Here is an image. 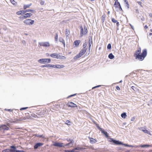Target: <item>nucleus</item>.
<instances>
[{"label":"nucleus","mask_w":152,"mask_h":152,"mask_svg":"<svg viewBox=\"0 0 152 152\" xmlns=\"http://www.w3.org/2000/svg\"><path fill=\"white\" fill-rule=\"evenodd\" d=\"M32 15L31 13H26L24 15L26 18L30 17Z\"/></svg>","instance_id":"obj_27"},{"label":"nucleus","mask_w":152,"mask_h":152,"mask_svg":"<svg viewBox=\"0 0 152 152\" xmlns=\"http://www.w3.org/2000/svg\"><path fill=\"white\" fill-rule=\"evenodd\" d=\"M59 41L60 42H61L63 44V45L64 47H65V43L64 40L62 38L60 37L59 38Z\"/></svg>","instance_id":"obj_24"},{"label":"nucleus","mask_w":152,"mask_h":152,"mask_svg":"<svg viewBox=\"0 0 152 152\" xmlns=\"http://www.w3.org/2000/svg\"><path fill=\"white\" fill-rule=\"evenodd\" d=\"M131 88L133 90H134V88H135V87L134 86H132Z\"/></svg>","instance_id":"obj_59"},{"label":"nucleus","mask_w":152,"mask_h":152,"mask_svg":"<svg viewBox=\"0 0 152 152\" xmlns=\"http://www.w3.org/2000/svg\"><path fill=\"white\" fill-rule=\"evenodd\" d=\"M80 36L81 37H82L83 35L86 34L88 33V29L86 26H84L83 27L82 26H80Z\"/></svg>","instance_id":"obj_3"},{"label":"nucleus","mask_w":152,"mask_h":152,"mask_svg":"<svg viewBox=\"0 0 152 152\" xmlns=\"http://www.w3.org/2000/svg\"><path fill=\"white\" fill-rule=\"evenodd\" d=\"M151 146V145H142L141 146V147H150Z\"/></svg>","instance_id":"obj_39"},{"label":"nucleus","mask_w":152,"mask_h":152,"mask_svg":"<svg viewBox=\"0 0 152 152\" xmlns=\"http://www.w3.org/2000/svg\"><path fill=\"white\" fill-rule=\"evenodd\" d=\"M67 140L68 142H70L64 145V146H67L69 145L70 144H72V146L73 145L72 142H73V140H71L70 139H67Z\"/></svg>","instance_id":"obj_19"},{"label":"nucleus","mask_w":152,"mask_h":152,"mask_svg":"<svg viewBox=\"0 0 152 152\" xmlns=\"http://www.w3.org/2000/svg\"><path fill=\"white\" fill-rule=\"evenodd\" d=\"M114 7H115L116 11H123L119 2L118 1V0H115L114 4Z\"/></svg>","instance_id":"obj_2"},{"label":"nucleus","mask_w":152,"mask_h":152,"mask_svg":"<svg viewBox=\"0 0 152 152\" xmlns=\"http://www.w3.org/2000/svg\"><path fill=\"white\" fill-rule=\"evenodd\" d=\"M41 46H43L45 47H49L50 46L49 43L48 42H41L39 43Z\"/></svg>","instance_id":"obj_13"},{"label":"nucleus","mask_w":152,"mask_h":152,"mask_svg":"<svg viewBox=\"0 0 152 152\" xmlns=\"http://www.w3.org/2000/svg\"><path fill=\"white\" fill-rule=\"evenodd\" d=\"M1 128L4 130H7L9 129V127L5 125H1L0 126V129Z\"/></svg>","instance_id":"obj_15"},{"label":"nucleus","mask_w":152,"mask_h":152,"mask_svg":"<svg viewBox=\"0 0 152 152\" xmlns=\"http://www.w3.org/2000/svg\"><path fill=\"white\" fill-rule=\"evenodd\" d=\"M121 117L123 118H125L127 116L126 113H123L121 115Z\"/></svg>","instance_id":"obj_30"},{"label":"nucleus","mask_w":152,"mask_h":152,"mask_svg":"<svg viewBox=\"0 0 152 152\" xmlns=\"http://www.w3.org/2000/svg\"><path fill=\"white\" fill-rule=\"evenodd\" d=\"M107 13L108 15L110 14V12L109 11H108L107 12Z\"/></svg>","instance_id":"obj_60"},{"label":"nucleus","mask_w":152,"mask_h":152,"mask_svg":"<svg viewBox=\"0 0 152 152\" xmlns=\"http://www.w3.org/2000/svg\"><path fill=\"white\" fill-rule=\"evenodd\" d=\"M116 23L117 26L118 27L119 25V23L117 21Z\"/></svg>","instance_id":"obj_51"},{"label":"nucleus","mask_w":152,"mask_h":152,"mask_svg":"<svg viewBox=\"0 0 152 152\" xmlns=\"http://www.w3.org/2000/svg\"><path fill=\"white\" fill-rule=\"evenodd\" d=\"M10 148L12 149H10V152H16L17 150H16V147L15 146H10Z\"/></svg>","instance_id":"obj_18"},{"label":"nucleus","mask_w":152,"mask_h":152,"mask_svg":"<svg viewBox=\"0 0 152 152\" xmlns=\"http://www.w3.org/2000/svg\"><path fill=\"white\" fill-rule=\"evenodd\" d=\"M143 131L145 132V133H148V131L147 130H143Z\"/></svg>","instance_id":"obj_55"},{"label":"nucleus","mask_w":152,"mask_h":152,"mask_svg":"<svg viewBox=\"0 0 152 152\" xmlns=\"http://www.w3.org/2000/svg\"><path fill=\"white\" fill-rule=\"evenodd\" d=\"M58 54V53H52L50 54V56L53 58L57 59Z\"/></svg>","instance_id":"obj_22"},{"label":"nucleus","mask_w":152,"mask_h":152,"mask_svg":"<svg viewBox=\"0 0 152 152\" xmlns=\"http://www.w3.org/2000/svg\"><path fill=\"white\" fill-rule=\"evenodd\" d=\"M125 2L126 3V6H127L128 8H129V4H128V2L127 0H125Z\"/></svg>","instance_id":"obj_37"},{"label":"nucleus","mask_w":152,"mask_h":152,"mask_svg":"<svg viewBox=\"0 0 152 152\" xmlns=\"http://www.w3.org/2000/svg\"><path fill=\"white\" fill-rule=\"evenodd\" d=\"M34 20H31L29 19H28L23 21L24 23L26 24L31 25L33 24L34 23Z\"/></svg>","instance_id":"obj_7"},{"label":"nucleus","mask_w":152,"mask_h":152,"mask_svg":"<svg viewBox=\"0 0 152 152\" xmlns=\"http://www.w3.org/2000/svg\"><path fill=\"white\" fill-rule=\"evenodd\" d=\"M91 1H94L95 0H90Z\"/></svg>","instance_id":"obj_63"},{"label":"nucleus","mask_w":152,"mask_h":152,"mask_svg":"<svg viewBox=\"0 0 152 152\" xmlns=\"http://www.w3.org/2000/svg\"><path fill=\"white\" fill-rule=\"evenodd\" d=\"M101 86L100 85H99V86H95V87H93L92 88V89H94V88H97V87H99V86Z\"/></svg>","instance_id":"obj_48"},{"label":"nucleus","mask_w":152,"mask_h":152,"mask_svg":"<svg viewBox=\"0 0 152 152\" xmlns=\"http://www.w3.org/2000/svg\"><path fill=\"white\" fill-rule=\"evenodd\" d=\"M19 18H20L21 19H26L24 15H23V16H21Z\"/></svg>","instance_id":"obj_40"},{"label":"nucleus","mask_w":152,"mask_h":152,"mask_svg":"<svg viewBox=\"0 0 152 152\" xmlns=\"http://www.w3.org/2000/svg\"><path fill=\"white\" fill-rule=\"evenodd\" d=\"M39 62L41 63H49L51 61V60L50 58L40 59L38 60Z\"/></svg>","instance_id":"obj_8"},{"label":"nucleus","mask_w":152,"mask_h":152,"mask_svg":"<svg viewBox=\"0 0 152 152\" xmlns=\"http://www.w3.org/2000/svg\"><path fill=\"white\" fill-rule=\"evenodd\" d=\"M32 5V4L31 3L28 4H24L23 5V9L25 10L28 8H29Z\"/></svg>","instance_id":"obj_26"},{"label":"nucleus","mask_w":152,"mask_h":152,"mask_svg":"<svg viewBox=\"0 0 152 152\" xmlns=\"http://www.w3.org/2000/svg\"><path fill=\"white\" fill-rule=\"evenodd\" d=\"M135 119V118L134 117H132L131 118V121H133Z\"/></svg>","instance_id":"obj_53"},{"label":"nucleus","mask_w":152,"mask_h":152,"mask_svg":"<svg viewBox=\"0 0 152 152\" xmlns=\"http://www.w3.org/2000/svg\"><path fill=\"white\" fill-rule=\"evenodd\" d=\"M4 110H7V111H10V112H12V110H11V109H5Z\"/></svg>","instance_id":"obj_50"},{"label":"nucleus","mask_w":152,"mask_h":152,"mask_svg":"<svg viewBox=\"0 0 152 152\" xmlns=\"http://www.w3.org/2000/svg\"><path fill=\"white\" fill-rule=\"evenodd\" d=\"M89 139L90 142L91 143L93 144L94 143H95L97 141L96 140V139H94L93 138L89 137Z\"/></svg>","instance_id":"obj_21"},{"label":"nucleus","mask_w":152,"mask_h":152,"mask_svg":"<svg viewBox=\"0 0 152 152\" xmlns=\"http://www.w3.org/2000/svg\"><path fill=\"white\" fill-rule=\"evenodd\" d=\"M141 50L140 48H138L135 51L134 56L135 57L136 59H137L139 60L142 61L145 58L146 56L147 52L146 50L145 49L142 50V53L140 54Z\"/></svg>","instance_id":"obj_1"},{"label":"nucleus","mask_w":152,"mask_h":152,"mask_svg":"<svg viewBox=\"0 0 152 152\" xmlns=\"http://www.w3.org/2000/svg\"><path fill=\"white\" fill-rule=\"evenodd\" d=\"M76 95V94H73V95H70V96H69L68 97V98H69V97H72V96H75Z\"/></svg>","instance_id":"obj_49"},{"label":"nucleus","mask_w":152,"mask_h":152,"mask_svg":"<svg viewBox=\"0 0 152 152\" xmlns=\"http://www.w3.org/2000/svg\"><path fill=\"white\" fill-rule=\"evenodd\" d=\"M148 28V26H147L146 25L145 26V27H144V28H145V29H147V28Z\"/></svg>","instance_id":"obj_57"},{"label":"nucleus","mask_w":152,"mask_h":152,"mask_svg":"<svg viewBox=\"0 0 152 152\" xmlns=\"http://www.w3.org/2000/svg\"><path fill=\"white\" fill-rule=\"evenodd\" d=\"M73 150H74V152H80L79 151H75V150H77V148H75L74 149H73Z\"/></svg>","instance_id":"obj_54"},{"label":"nucleus","mask_w":152,"mask_h":152,"mask_svg":"<svg viewBox=\"0 0 152 152\" xmlns=\"http://www.w3.org/2000/svg\"><path fill=\"white\" fill-rule=\"evenodd\" d=\"M66 34H68V32H67V29L66 30Z\"/></svg>","instance_id":"obj_61"},{"label":"nucleus","mask_w":152,"mask_h":152,"mask_svg":"<svg viewBox=\"0 0 152 152\" xmlns=\"http://www.w3.org/2000/svg\"><path fill=\"white\" fill-rule=\"evenodd\" d=\"M96 125L98 129L103 134L105 135L106 137H108V134L107 132H105L104 131V130H103L102 128H100L99 126V125L98 124H96Z\"/></svg>","instance_id":"obj_9"},{"label":"nucleus","mask_w":152,"mask_h":152,"mask_svg":"<svg viewBox=\"0 0 152 152\" xmlns=\"http://www.w3.org/2000/svg\"><path fill=\"white\" fill-rule=\"evenodd\" d=\"M63 144V143L54 142L53 144V145L55 146L61 147L64 146H64Z\"/></svg>","instance_id":"obj_11"},{"label":"nucleus","mask_w":152,"mask_h":152,"mask_svg":"<svg viewBox=\"0 0 152 152\" xmlns=\"http://www.w3.org/2000/svg\"><path fill=\"white\" fill-rule=\"evenodd\" d=\"M68 107H77V105L72 102H69L67 104Z\"/></svg>","instance_id":"obj_12"},{"label":"nucleus","mask_w":152,"mask_h":152,"mask_svg":"<svg viewBox=\"0 0 152 152\" xmlns=\"http://www.w3.org/2000/svg\"><path fill=\"white\" fill-rule=\"evenodd\" d=\"M35 136H37V137H42V135H39V136H37V135H36Z\"/></svg>","instance_id":"obj_58"},{"label":"nucleus","mask_w":152,"mask_h":152,"mask_svg":"<svg viewBox=\"0 0 152 152\" xmlns=\"http://www.w3.org/2000/svg\"><path fill=\"white\" fill-rule=\"evenodd\" d=\"M28 108V107H25L22 108L20 109V110H26V109H27Z\"/></svg>","instance_id":"obj_44"},{"label":"nucleus","mask_w":152,"mask_h":152,"mask_svg":"<svg viewBox=\"0 0 152 152\" xmlns=\"http://www.w3.org/2000/svg\"><path fill=\"white\" fill-rule=\"evenodd\" d=\"M65 124H67V125H70L71 124V122L69 120H67L66 121V123H65Z\"/></svg>","instance_id":"obj_34"},{"label":"nucleus","mask_w":152,"mask_h":152,"mask_svg":"<svg viewBox=\"0 0 152 152\" xmlns=\"http://www.w3.org/2000/svg\"><path fill=\"white\" fill-rule=\"evenodd\" d=\"M66 58V57L61 55H60L59 54H58L57 59H64Z\"/></svg>","instance_id":"obj_25"},{"label":"nucleus","mask_w":152,"mask_h":152,"mask_svg":"<svg viewBox=\"0 0 152 152\" xmlns=\"http://www.w3.org/2000/svg\"><path fill=\"white\" fill-rule=\"evenodd\" d=\"M2 152H10V149H6L2 151Z\"/></svg>","instance_id":"obj_36"},{"label":"nucleus","mask_w":152,"mask_h":152,"mask_svg":"<svg viewBox=\"0 0 152 152\" xmlns=\"http://www.w3.org/2000/svg\"><path fill=\"white\" fill-rule=\"evenodd\" d=\"M112 21L113 23H116V22H117V21H118L117 20H116L114 18H112Z\"/></svg>","instance_id":"obj_38"},{"label":"nucleus","mask_w":152,"mask_h":152,"mask_svg":"<svg viewBox=\"0 0 152 152\" xmlns=\"http://www.w3.org/2000/svg\"><path fill=\"white\" fill-rule=\"evenodd\" d=\"M151 31L152 32V30H151Z\"/></svg>","instance_id":"obj_64"},{"label":"nucleus","mask_w":152,"mask_h":152,"mask_svg":"<svg viewBox=\"0 0 152 152\" xmlns=\"http://www.w3.org/2000/svg\"><path fill=\"white\" fill-rule=\"evenodd\" d=\"M150 35H152V33H150L149 34Z\"/></svg>","instance_id":"obj_62"},{"label":"nucleus","mask_w":152,"mask_h":152,"mask_svg":"<svg viewBox=\"0 0 152 152\" xmlns=\"http://www.w3.org/2000/svg\"><path fill=\"white\" fill-rule=\"evenodd\" d=\"M34 117L35 118H36V117L40 118V116H38V115H37V114L36 115H35V116H34Z\"/></svg>","instance_id":"obj_52"},{"label":"nucleus","mask_w":152,"mask_h":152,"mask_svg":"<svg viewBox=\"0 0 152 152\" xmlns=\"http://www.w3.org/2000/svg\"><path fill=\"white\" fill-rule=\"evenodd\" d=\"M111 46L110 44H109L107 46V48L108 49H110L111 48Z\"/></svg>","instance_id":"obj_41"},{"label":"nucleus","mask_w":152,"mask_h":152,"mask_svg":"<svg viewBox=\"0 0 152 152\" xmlns=\"http://www.w3.org/2000/svg\"><path fill=\"white\" fill-rule=\"evenodd\" d=\"M149 15L150 17L152 18V13H151L149 14Z\"/></svg>","instance_id":"obj_56"},{"label":"nucleus","mask_w":152,"mask_h":152,"mask_svg":"<svg viewBox=\"0 0 152 152\" xmlns=\"http://www.w3.org/2000/svg\"><path fill=\"white\" fill-rule=\"evenodd\" d=\"M24 10H20L16 12V14L17 15H21L25 14Z\"/></svg>","instance_id":"obj_23"},{"label":"nucleus","mask_w":152,"mask_h":152,"mask_svg":"<svg viewBox=\"0 0 152 152\" xmlns=\"http://www.w3.org/2000/svg\"><path fill=\"white\" fill-rule=\"evenodd\" d=\"M40 3L41 4V5H42L44 4L45 3V1H41L40 2Z\"/></svg>","instance_id":"obj_42"},{"label":"nucleus","mask_w":152,"mask_h":152,"mask_svg":"<svg viewBox=\"0 0 152 152\" xmlns=\"http://www.w3.org/2000/svg\"><path fill=\"white\" fill-rule=\"evenodd\" d=\"M11 3L14 5H16L17 4V2L15 1L14 0H10Z\"/></svg>","instance_id":"obj_33"},{"label":"nucleus","mask_w":152,"mask_h":152,"mask_svg":"<svg viewBox=\"0 0 152 152\" xmlns=\"http://www.w3.org/2000/svg\"><path fill=\"white\" fill-rule=\"evenodd\" d=\"M58 35L57 34H56V36L55 37V41L56 42H57L58 41Z\"/></svg>","instance_id":"obj_35"},{"label":"nucleus","mask_w":152,"mask_h":152,"mask_svg":"<svg viewBox=\"0 0 152 152\" xmlns=\"http://www.w3.org/2000/svg\"><path fill=\"white\" fill-rule=\"evenodd\" d=\"M81 41L80 40H77L74 41L73 43V46L75 45L74 47H77L78 46L79 44L80 43Z\"/></svg>","instance_id":"obj_14"},{"label":"nucleus","mask_w":152,"mask_h":152,"mask_svg":"<svg viewBox=\"0 0 152 152\" xmlns=\"http://www.w3.org/2000/svg\"><path fill=\"white\" fill-rule=\"evenodd\" d=\"M24 12H25V13L26 12H31L32 13H34L35 12V11L34 10H31V9H28V10H24Z\"/></svg>","instance_id":"obj_28"},{"label":"nucleus","mask_w":152,"mask_h":152,"mask_svg":"<svg viewBox=\"0 0 152 152\" xmlns=\"http://www.w3.org/2000/svg\"><path fill=\"white\" fill-rule=\"evenodd\" d=\"M31 118V116L29 113H26L25 114V116L19 119V120L21 121H27L28 120L30 119Z\"/></svg>","instance_id":"obj_5"},{"label":"nucleus","mask_w":152,"mask_h":152,"mask_svg":"<svg viewBox=\"0 0 152 152\" xmlns=\"http://www.w3.org/2000/svg\"><path fill=\"white\" fill-rule=\"evenodd\" d=\"M116 88L117 90H120V88L119 86H116Z\"/></svg>","instance_id":"obj_47"},{"label":"nucleus","mask_w":152,"mask_h":152,"mask_svg":"<svg viewBox=\"0 0 152 152\" xmlns=\"http://www.w3.org/2000/svg\"><path fill=\"white\" fill-rule=\"evenodd\" d=\"M109 141L113 142V143H114L115 145H125V146L127 145H126L125 144H123V143L121 142H119L118 141L114 140L112 138H110Z\"/></svg>","instance_id":"obj_10"},{"label":"nucleus","mask_w":152,"mask_h":152,"mask_svg":"<svg viewBox=\"0 0 152 152\" xmlns=\"http://www.w3.org/2000/svg\"><path fill=\"white\" fill-rule=\"evenodd\" d=\"M43 144L42 143H36L34 146V149H37L38 147L43 145Z\"/></svg>","instance_id":"obj_16"},{"label":"nucleus","mask_w":152,"mask_h":152,"mask_svg":"<svg viewBox=\"0 0 152 152\" xmlns=\"http://www.w3.org/2000/svg\"><path fill=\"white\" fill-rule=\"evenodd\" d=\"M87 43L86 42L84 43L83 45V49H86L87 50V48H86L87 46Z\"/></svg>","instance_id":"obj_29"},{"label":"nucleus","mask_w":152,"mask_h":152,"mask_svg":"<svg viewBox=\"0 0 152 152\" xmlns=\"http://www.w3.org/2000/svg\"><path fill=\"white\" fill-rule=\"evenodd\" d=\"M109 58L111 59H112L114 58V56L113 55L112 53L108 55Z\"/></svg>","instance_id":"obj_32"},{"label":"nucleus","mask_w":152,"mask_h":152,"mask_svg":"<svg viewBox=\"0 0 152 152\" xmlns=\"http://www.w3.org/2000/svg\"><path fill=\"white\" fill-rule=\"evenodd\" d=\"M92 42V39L91 37V39L89 38V41H88V45H89V47H88V49L89 50H90L91 46V44Z\"/></svg>","instance_id":"obj_20"},{"label":"nucleus","mask_w":152,"mask_h":152,"mask_svg":"<svg viewBox=\"0 0 152 152\" xmlns=\"http://www.w3.org/2000/svg\"><path fill=\"white\" fill-rule=\"evenodd\" d=\"M74 150H65V152H74Z\"/></svg>","instance_id":"obj_43"},{"label":"nucleus","mask_w":152,"mask_h":152,"mask_svg":"<svg viewBox=\"0 0 152 152\" xmlns=\"http://www.w3.org/2000/svg\"><path fill=\"white\" fill-rule=\"evenodd\" d=\"M48 66H49V64L42 65L41 66V67H48Z\"/></svg>","instance_id":"obj_46"},{"label":"nucleus","mask_w":152,"mask_h":152,"mask_svg":"<svg viewBox=\"0 0 152 152\" xmlns=\"http://www.w3.org/2000/svg\"><path fill=\"white\" fill-rule=\"evenodd\" d=\"M105 17H106L105 15H103L102 16L101 20L102 21V23H104V21L105 20Z\"/></svg>","instance_id":"obj_31"},{"label":"nucleus","mask_w":152,"mask_h":152,"mask_svg":"<svg viewBox=\"0 0 152 152\" xmlns=\"http://www.w3.org/2000/svg\"><path fill=\"white\" fill-rule=\"evenodd\" d=\"M137 3L140 5L142 7V2L141 1H138Z\"/></svg>","instance_id":"obj_45"},{"label":"nucleus","mask_w":152,"mask_h":152,"mask_svg":"<svg viewBox=\"0 0 152 152\" xmlns=\"http://www.w3.org/2000/svg\"><path fill=\"white\" fill-rule=\"evenodd\" d=\"M45 113V111L44 110L42 111H41L39 112H37L36 113V114L38 116H41L42 115H44Z\"/></svg>","instance_id":"obj_17"},{"label":"nucleus","mask_w":152,"mask_h":152,"mask_svg":"<svg viewBox=\"0 0 152 152\" xmlns=\"http://www.w3.org/2000/svg\"><path fill=\"white\" fill-rule=\"evenodd\" d=\"M87 50L82 49L80 51L79 53L74 57V59H77V58L81 57L83 55L85 54Z\"/></svg>","instance_id":"obj_4"},{"label":"nucleus","mask_w":152,"mask_h":152,"mask_svg":"<svg viewBox=\"0 0 152 152\" xmlns=\"http://www.w3.org/2000/svg\"><path fill=\"white\" fill-rule=\"evenodd\" d=\"M49 66L55 68L61 69L64 67V65H62L56 64L55 65L53 64H49Z\"/></svg>","instance_id":"obj_6"}]
</instances>
